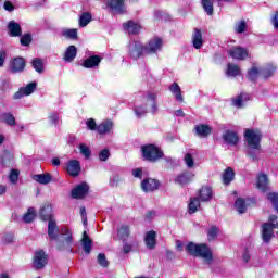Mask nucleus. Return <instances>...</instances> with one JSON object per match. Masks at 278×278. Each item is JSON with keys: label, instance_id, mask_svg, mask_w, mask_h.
<instances>
[{"label": "nucleus", "instance_id": "obj_1", "mask_svg": "<svg viewBox=\"0 0 278 278\" xmlns=\"http://www.w3.org/2000/svg\"><path fill=\"white\" fill-rule=\"evenodd\" d=\"M185 250L192 257H202V260H205L207 264H212L214 261V254L212 253V249H210L207 243H194L190 241L186 245Z\"/></svg>", "mask_w": 278, "mask_h": 278}, {"label": "nucleus", "instance_id": "obj_2", "mask_svg": "<svg viewBox=\"0 0 278 278\" xmlns=\"http://www.w3.org/2000/svg\"><path fill=\"white\" fill-rule=\"evenodd\" d=\"M141 160L143 162H150V164H156L162 162L164 157V150L155 143H146L140 147Z\"/></svg>", "mask_w": 278, "mask_h": 278}, {"label": "nucleus", "instance_id": "obj_3", "mask_svg": "<svg viewBox=\"0 0 278 278\" xmlns=\"http://www.w3.org/2000/svg\"><path fill=\"white\" fill-rule=\"evenodd\" d=\"M244 138L250 149H254L255 151L262 150V139L264 138V134H262L261 129H245Z\"/></svg>", "mask_w": 278, "mask_h": 278}, {"label": "nucleus", "instance_id": "obj_4", "mask_svg": "<svg viewBox=\"0 0 278 278\" xmlns=\"http://www.w3.org/2000/svg\"><path fill=\"white\" fill-rule=\"evenodd\" d=\"M128 55L132 60H140V58L147 55V48L140 40H135L134 45L128 49Z\"/></svg>", "mask_w": 278, "mask_h": 278}, {"label": "nucleus", "instance_id": "obj_5", "mask_svg": "<svg viewBox=\"0 0 278 278\" xmlns=\"http://www.w3.org/2000/svg\"><path fill=\"white\" fill-rule=\"evenodd\" d=\"M49 264V256L45 252V250H39L35 252L34 258H33V268L35 270H42L45 266Z\"/></svg>", "mask_w": 278, "mask_h": 278}, {"label": "nucleus", "instance_id": "obj_6", "mask_svg": "<svg viewBox=\"0 0 278 278\" xmlns=\"http://www.w3.org/2000/svg\"><path fill=\"white\" fill-rule=\"evenodd\" d=\"M164 45V41H162V38L154 37L148 41L146 47V55H155L157 54V51H162V47Z\"/></svg>", "mask_w": 278, "mask_h": 278}, {"label": "nucleus", "instance_id": "obj_7", "mask_svg": "<svg viewBox=\"0 0 278 278\" xmlns=\"http://www.w3.org/2000/svg\"><path fill=\"white\" fill-rule=\"evenodd\" d=\"M275 229H278V222L276 223H264L262 225V238L263 241L268 244L273 240V236H275Z\"/></svg>", "mask_w": 278, "mask_h": 278}, {"label": "nucleus", "instance_id": "obj_8", "mask_svg": "<svg viewBox=\"0 0 278 278\" xmlns=\"http://www.w3.org/2000/svg\"><path fill=\"white\" fill-rule=\"evenodd\" d=\"M90 192V186L87 185V182H80L79 185H76L74 189L71 191L72 199H86Z\"/></svg>", "mask_w": 278, "mask_h": 278}, {"label": "nucleus", "instance_id": "obj_9", "mask_svg": "<svg viewBox=\"0 0 278 278\" xmlns=\"http://www.w3.org/2000/svg\"><path fill=\"white\" fill-rule=\"evenodd\" d=\"M194 180V173L190 170H184L174 178V184L184 188Z\"/></svg>", "mask_w": 278, "mask_h": 278}, {"label": "nucleus", "instance_id": "obj_10", "mask_svg": "<svg viewBox=\"0 0 278 278\" xmlns=\"http://www.w3.org/2000/svg\"><path fill=\"white\" fill-rule=\"evenodd\" d=\"M106 8L113 14H125L127 8L125 7V0H106Z\"/></svg>", "mask_w": 278, "mask_h": 278}, {"label": "nucleus", "instance_id": "obj_11", "mask_svg": "<svg viewBox=\"0 0 278 278\" xmlns=\"http://www.w3.org/2000/svg\"><path fill=\"white\" fill-rule=\"evenodd\" d=\"M27 66V61L23 56L13 58L9 63L10 73L13 75L16 73H23Z\"/></svg>", "mask_w": 278, "mask_h": 278}, {"label": "nucleus", "instance_id": "obj_12", "mask_svg": "<svg viewBox=\"0 0 278 278\" xmlns=\"http://www.w3.org/2000/svg\"><path fill=\"white\" fill-rule=\"evenodd\" d=\"M160 180L155 179V178H144L141 181V190L143 192H155V190H160Z\"/></svg>", "mask_w": 278, "mask_h": 278}, {"label": "nucleus", "instance_id": "obj_13", "mask_svg": "<svg viewBox=\"0 0 278 278\" xmlns=\"http://www.w3.org/2000/svg\"><path fill=\"white\" fill-rule=\"evenodd\" d=\"M122 27L125 31H127L130 36H138L142 29V25L140 23L128 20L127 22L122 24Z\"/></svg>", "mask_w": 278, "mask_h": 278}, {"label": "nucleus", "instance_id": "obj_14", "mask_svg": "<svg viewBox=\"0 0 278 278\" xmlns=\"http://www.w3.org/2000/svg\"><path fill=\"white\" fill-rule=\"evenodd\" d=\"M214 197V189L208 185H203L198 191V198L202 203H210Z\"/></svg>", "mask_w": 278, "mask_h": 278}, {"label": "nucleus", "instance_id": "obj_15", "mask_svg": "<svg viewBox=\"0 0 278 278\" xmlns=\"http://www.w3.org/2000/svg\"><path fill=\"white\" fill-rule=\"evenodd\" d=\"M39 217L43 223H50V220H55V215L53 214V206L51 204H43L39 210Z\"/></svg>", "mask_w": 278, "mask_h": 278}, {"label": "nucleus", "instance_id": "obj_16", "mask_svg": "<svg viewBox=\"0 0 278 278\" xmlns=\"http://www.w3.org/2000/svg\"><path fill=\"white\" fill-rule=\"evenodd\" d=\"M66 237L64 241L58 243L56 249L58 251H68L73 253V232L71 230H65Z\"/></svg>", "mask_w": 278, "mask_h": 278}, {"label": "nucleus", "instance_id": "obj_17", "mask_svg": "<svg viewBox=\"0 0 278 278\" xmlns=\"http://www.w3.org/2000/svg\"><path fill=\"white\" fill-rule=\"evenodd\" d=\"M228 54L232 60L244 61L249 58V49L243 47H233L229 50Z\"/></svg>", "mask_w": 278, "mask_h": 278}, {"label": "nucleus", "instance_id": "obj_18", "mask_svg": "<svg viewBox=\"0 0 278 278\" xmlns=\"http://www.w3.org/2000/svg\"><path fill=\"white\" fill-rule=\"evenodd\" d=\"M48 238H50V242H55L60 238V227L55 219L48 222Z\"/></svg>", "mask_w": 278, "mask_h": 278}, {"label": "nucleus", "instance_id": "obj_19", "mask_svg": "<svg viewBox=\"0 0 278 278\" xmlns=\"http://www.w3.org/2000/svg\"><path fill=\"white\" fill-rule=\"evenodd\" d=\"M224 142L226 144H230V147H236L240 142V137L238 136V132L232 130H226L222 136Z\"/></svg>", "mask_w": 278, "mask_h": 278}, {"label": "nucleus", "instance_id": "obj_20", "mask_svg": "<svg viewBox=\"0 0 278 278\" xmlns=\"http://www.w3.org/2000/svg\"><path fill=\"white\" fill-rule=\"evenodd\" d=\"M66 170L71 177H79V174L81 173V163L78 160H72L67 164Z\"/></svg>", "mask_w": 278, "mask_h": 278}, {"label": "nucleus", "instance_id": "obj_21", "mask_svg": "<svg viewBox=\"0 0 278 278\" xmlns=\"http://www.w3.org/2000/svg\"><path fill=\"white\" fill-rule=\"evenodd\" d=\"M7 27L11 38H18L23 36V28L21 27V24L15 21H10Z\"/></svg>", "mask_w": 278, "mask_h": 278}, {"label": "nucleus", "instance_id": "obj_22", "mask_svg": "<svg viewBox=\"0 0 278 278\" xmlns=\"http://www.w3.org/2000/svg\"><path fill=\"white\" fill-rule=\"evenodd\" d=\"M102 60L103 58L100 55H91L83 62L81 66L84 68H97V66L101 64Z\"/></svg>", "mask_w": 278, "mask_h": 278}, {"label": "nucleus", "instance_id": "obj_23", "mask_svg": "<svg viewBox=\"0 0 278 278\" xmlns=\"http://www.w3.org/2000/svg\"><path fill=\"white\" fill-rule=\"evenodd\" d=\"M195 136L199 138H207L212 135V126L207 124H199L194 127Z\"/></svg>", "mask_w": 278, "mask_h": 278}, {"label": "nucleus", "instance_id": "obj_24", "mask_svg": "<svg viewBox=\"0 0 278 278\" xmlns=\"http://www.w3.org/2000/svg\"><path fill=\"white\" fill-rule=\"evenodd\" d=\"M144 243L148 249H155L157 244V232L155 230L148 231L144 237Z\"/></svg>", "mask_w": 278, "mask_h": 278}, {"label": "nucleus", "instance_id": "obj_25", "mask_svg": "<svg viewBox=\"0 0 278 278\" xmlns=\"http://www.w3.org/2000/svg\"><path fill=\"white\" fill-rule=\"evenodd\" d=\"M247 101H251V94L249 93H240L236 98L231 99L232 105L238 108V110L244 108V103H247Z\"/></svg>", "mask_w": 278, "mask_h": 278}, {"label": "nucleus", "instance_id": "obj_26", "mask_svg": "<svg viewBox=\"0 0 278 278\" xmlns=\"http://www.w3.org/2000/svg\"><path fill=\"white\" fill-rule=\"evenodd\" d=\"M192 45L194 49H201L203 47V30L201 28L193 30Z\"/></svg>", "mask_w": 278, "mask_h": 278}, {"label": "nucleus", "instance_id": "obj_27", "mask_svg": "<svg viewBox=\"0 0 278 278\" xmlns=\"http://www.w3.org/2000/svg\"><path fill=\"white\" fill-rule=\"evenodd\" d=\"M0 123H4L8 127H16V117L11 112L0 114Z\"/></svg>", "mask_w": 278, "mask_h": 278}, {"label": "nucleus", "instance_id": "obj_28", "mask_svg": "<svg viewBox=\"0 0 278 278\" xmlns=\"http://www.w3.org/2000/svg\"><path fill=\"white\" fill-rule=\"evenodd\" d=\"M81 245L86 255H90V253H92V239H90L87 231L83 232Z\"/></svg>", "mask_w": 278, "mask_h": 278}, {"label": "nucleus", "instance_id": "obj_29", "mask_svg": "<svg viewBox=\"0 0 278 278\" xmlns=\"http://www.w3.org/2000/svg\"><path fill=\"white\" fill-rule=\"evenodd\" d=\"M76 58H77V47L73 45L67 47L65 52L63 53V61L71 63V62H74Z\"/></svg>", "mask_w": 278, "mask_h": 278}, {"label": "nucleus", "instance_id": "obj_30", "mask_svg": "<svg viewBox=\"0 0 278 278\" xmlns=\"http://www.w3.org/2000/svg\"><path fill=\"white\" fill-rule=\"evenodd\" d=\"M233 179H236V172L231 167H227L222 174L224 186H230Z\"/></svg>", "mask_w": 278, "mask_h": 278}, {"label": "nucleus", "instance_id": "obj_31", "mask_svg": "<svg viewBox=\"0 0 278 278\" xmlns=\"http://www.w3.org/2000/svg\"><path fill=\"white\" fill-rule=\"evenodd\" d=\"M112 129H114V123L112 119H106L98 125L97 131L100 136H103L105 134H110Z\"/></svg>", "mask_w": 278, "mask_h": 278}, {"label": "nucleus", "instance_id": "obj_32", "mask_svg": "<svg viewBox=\"0 0 278 278\" xmlns=\"http://www.w3.org/2000/svg\"><path fill=\"white\" fill-rule=\"evenodd\" d=\"M33 179L34 181H37V184L47 186V184H51V181H53V176L50 173L36 174L33 176Z\"/></svg>", "mask_w": 278, "mask_h": 278}, {"label": "nucleus", "instance_id": "obj_33", "mask_svg": "<svg viewBox=\"0 0 278 278\" xmlns=\"http://www.w3.org/2000/svg\"><path fill=\"white\" fill-rule=\"evenodd\" d=\"M256 188L262 192H266L268 190V176L266 174H261L257 177Z\"/></svg>", "mask_w": 278, "mask_h": 278}, {"label": "nucleus", "instance_id": "obj_34", "mask_svg": "<svg viewBox=\"0 0 278 278\" xmlns=\"http://www.w3.org/2000/svg\"><path fill=\"white\" fill-rule=\"evenodd\" d=\"M169 90L172 94L175 96L176 101H178L179 103H184V96L181 94V87H179V84L173 83L169 86Z\"/></svg>", "mask_w": 278, "mask_h": 278}, {"label": "nucleus", "instance_id": "obj_35", "mask_svg": "<svg viewBox=\"0 0 278 278\" xmlns=\"http://www.w3.org/2000/svg\"><path fill=\"white\" fill-rule=\"evenodd\" d=\"M12 160H14L12 152L10 150H3L2 155L0 156V164L2 166H10Z\"/></svg>", "mask_w": 278, "mask_h": 278}, {"label": "nucleus", "instance_id": "obj_36", "mask_svg": "<svg viewBox=\"0 0 278 278\" xmlns=\"http://www.w3.org/2000/svg\"><path fill=\"white\" fill-rule=\"evenodd\" d=\"M201 203L202 202L198 197L191 198L188 205L189 214H197V212H199V207H201Z\"/></svg>", "mask_w": 278, "mask_h": 278}, {"label": "nucleus", "instance_id": "obj_37", "mask_svg": "<svg viewBox=\"0 0 278 278\" xmlns=\"http://www.w3.org/2000/svg\"><path fill=\"white\" fill-rule=\"evenodd\" d=\"M218 231H220V228H218L216 225H212L207 231V240L208 242H216V239L218 238Z\"/></svg>", "mask_w": 278, "mask_h": 278}, {"label": "nucleus", "instance_id": "obj_38", "mask_svg": "<svg viewBox=\"0 0 278 278\" xmlns=\"http://www.w3.org/2000/svg\"><path fill=\"white\" fill-rule=\"evenodd\" d=\"M147 101H150L151 104V114H157V93L148 92Z\"/></svg>", "mask_w": 278, "mask_h": 278}, {"label": "nucleus", "instance_id": "obj_39", "mask_svg": "<svg viewBox=\"0 0 278 278\" xmlns=\"http://www.w3.org/2000/svg\"><path fill=\"white\" fill-rule=\"evenodd\" d=\"M262 72L256 66H252L250 70H248L247 79L249 81H252V84H255L257 81V77H260V74Z\"/></svg>", "mask_w": 278, "mask_h": 278}, {"label": "nucleus", "instance_id": "obj_40", "mask_svg": "<svg viewBox=\"0 0 278 278\" xmlns=\"http://www.w3.org/2000/svg\"><path fill=\"white\" fill-rule=\"evenodd\" d=\"M201 5L207 16L214 15V0H201Z\"/></svg>", "mask_w": 278, "mask_h": 278}, {"label": "nucleus", "instance_id": "obj_41", "mask_svg": "<svg viewBox=\"0 0 278 278\" xmlns=\"http://www.w3.org/2000/svg\"><path fill=\"white\" fill-rule=\"evenodd\" d=\"M31 66L36 73L42 74L45 73V63L42 62V59L35 58L31 60Z\"/></svg>", "mask_w": 278, "mask_h": 278}, {"label": "nucleus", "instance_id": "obj_42", "mask_svg": "<svg viewBox=\"0 0 278 278\" xmlns=\"http://www.w3.org/2000/svg\"><path fill=\"white\" fill-rule=\"evenodd\" d=\"M235 207L239 214H244L247 212V201L243 198H238L235 202Z\"/></svg>", "mask_w": 278, "mask_h": 278}, {"label": "nucleus", "instance_id": "obj_43", "mask_svg": "<svg viewBox=\"0 0 278 278\" xmlns=\"http://www.w3.org/2000/svg\"><path fill=\"white\" fill-rule=\"evenodd\" d=\"M92 21V14L90 12H84L79 17V27H87Z\"/></svg>", "mask_w": 278, "mask_h": 278}, {"label": "nucleus", "instance_id": "obj_44", "mask_svg": "<svg viewBox=\"0 0 278 278\" xmlns=\"http://www.w3.org/2000/svg\"><path fill=\"white\" fill-rule=\"evenodd\" d=\"M36 218V208L29 207L27 212L23 216V220L27 224L34 223V219Z\"/></svg>", "mask_w": 278, "mask_h": 278}, {"label": "nucleus", "instance_id": "obj_45", "mask_svg": "<svg viewBox=\"0 0 278 278\" xmlns=\"http://www.w3.org/2000/svg\"><path fill=\"white\" fill-rule=\"evenodd\" d=\"M227 75H229V77H238V75H240V66L228 63Z\"/></svg>", "mask_w": 278, "mask_h": 278}, {"label": "nucleus", "instance_id": "obj_46", "mask_svg": "<svg viewBox=\"0 0 278 278\" xmlns=\"http://www.w3.org/2000/svg\"><path fill=\"white\" fill-rule=\"evenodd\" d=\"M38 84L36 81H31L27 84L25 87H22V90H24V93L26 97H29V94H34L36 92Z\"/></svg>", "mask_w": 278, "mask_h": 278}, {"label": "nucleus", "instance_id": "obj_47", "mask_svg": "<svg viewBox=\"0 0 278 278\" xmlns=\"http://www.w3.org/2000/svg\"><path fill=\"white\" fill-rule=\"evenodd\" d=\"M267 201L270 202L274 210L278 212V193L277 192L267 193Z\"/></svg>", "mask_w": 278, "mask_h": 278}, {"label": "nucleus", "instance_id": "obj_48", "mask_svg": "<svg viewBox=\"0 0 278 278\" xmlns=\"http://www.w3.org/2000/svg\"><path fill=\"white\" fill-rule=\"evenodd\" d=\"M118 237L125 242L127 238H129V226L122 225L121 228L117 230Z\"/></svg>", "mask_w": 278, "mask_h": 278}, {"label": "nucleus", "instance_id": "obj_49", "mask_svg": "<svg viewBox=\"0 0 278 278\" xmlns=\"http://www.w3.org/2000/svg\"><path fill=\"white\" fill-rule=\"evenodd\" d=\"M63 36H65V38H68L70 40H79V35L77 34L76 28L66 29L65 31H63Z\"/></svg>", "mask_w": 278, "mask_h": 278}, {"label": "nucleus", "instance_id": "obj_50", "mask_svg": "<svg viewBox=\"0 0 278 278\" xmlns=\"http://www.w3.org/2000/svg\"><path fill=\"white\" fill-rule=\"evenodd\" d=\"M79 151H80L81 155H84V157H86V160H90V156L92 155V151H90V148H88V146L80 143Z\"/></svg>", "mask_w": 278, "mask_h": 278}, {"label": "nucleus", "instance_id": "obj_51", "mask_svg": "<svg viewBox=\"0 0 278 278\" xmlns=\"http://www.w3.org/2000/svg\"><path fill=\"white\" fill-rule=\"evenodd\" d=\"M134 112L137 118H142V116H147V114L149 113V111H147V106H142V105L136 106L134 109Z\"/></svg>", "mask_w": 278, "mask_h": 278}, {"label": "nucleus", "instance_id": "obj_52", "mask_svg": "<svg viewBox=\"0 0 278 278\" xmlns=\"http://www.w3.org/2000/svg\"><path fill=\"white\" fill-rule=\"evenodd\" d=\"M235 31L237 34H244V31H247V21L241 20L238 22L235 26Z\"/></svg>", "mask_w": 278, "mask_h": 278}, {"label": "nucleus", "instance_id": "obj_53", "mask_svg": "<svg viewBox=\"0 0 278 278\" xmlns=\"http://www.w3.org/2000/svg\"><path fill=\"white\" fill-rule=\"evenodd\" d=\"M31 40H34L31 38V34L27 33L21 37L20 42H21L22 47H29V45H31Z\"/></svg>", "mask_w": 278, "mask_h": 278}, {"label": "nucleus", "instance_id": "obj_54", "mask_svg": "<svg viewBox=\"0 0 278 278\" xmlns=\"http://www.w3.org/2000/svg\"><path fill=\"white\" fill-rule=\"evenodd\" d=\"M21 172L18 169H11V173L9 175V180L11 181V184H17Z\"/></svg>", "mask_w": 278, "mask_h": 278}, {"label": "nucleus", "instance_id": "obj_55", "mask_svg": "<svg viewBox=\"0 0 278 278\" xmlns=\"http://www.w3.org/2000/svg\"><path fill=\"white\" fill-rule=\"evenodd\" d=\"M98 264L101 265L102 268H108V266H110V262H108L105 254L103 253L98 254Z\"/></svg>", "mask_w": 278, "mask_h": 278}, {"label": "nucleus", "instance_id": "obj_56", "mask_svg": "<svg viewBox=\"0 0 278 278\" xmlns=\"http://www.w3.org/2000/svg\"><path fill=\"white\" fill-rule=\"evenodd\" d=\"M185 164L188 168L194 167V157L190 153H187L184 157Z\"/></svg>", "mask_w": 278, "mask_h": 278}, {"label": "nucleus", "instance_id": "obj_57", "mask_svg": "<svg viewBox=\"0 0 278 278\" xmlns=\"http://www.w3.org/2000/svg\"><path fill=\"white\" fill-rule=\"evenodd\" d=\"M110 160V149H103L99 153V161L100 162H108Z\"/></svg>", "mask_w": 278, "mask_h": 278}, {"label": "nucleus", "instance_id": "obj_58", "mask_svg": "<svg viewBox=\"0 0 278 278\" xmlns=\"http://www.w3.org/2000/svg\"><path fill=\"white\" fill-rule=\"evenodd\" d=\"M2 242L3 244H12L14 242V233L12 232H7L2 237Z\"/></svg>", "mask_w": 278, "mask_h": 278}, {"label": "nucleus", "instance_id": "obj_59", "mask_svg": "<svg viewBox=\"0 0 278 278\" xmlns=\"http://www.w3.org/2000/svg\"><path fill=\"white\" fill-rule=\"evenodd\" d=\"M87 127L90 131H97L99 126H97V121H94V118H89L87 121Z\"/></svg>", "mask_w": 278, "mask_h": 278}, {"label": "nucleus", "instance_id": "obj_60", "mask_svg": "<svg viewBox=\"0 0 278 278\" xmlns=\"http://www.w3.org/2000/svg\"><path fill=\"white\" fill-rule=\"evenodd\" d=\"M261 73L264 74L265 79H268V77H273V75L275 74V67L263 70L261 71Z\"/></svg>", "mask_w": 278, "mask_h": 278}, {"label": "nucleus", "instance_id": "obj_61", "mask_svg": "<svg viewBox=\"0 0 278 278\" xmlns=\"http://www.w3.org/2000/svg\"><path fill=\"white\" fill-rule=\"evenodd\" d=\"M3 8L7 12H14V10H16V7H14V4L10 0H7L4 2Z\"/></svg>", "mask_w": 278, "mask_h": 278}, {"label": "nucleus", "instance_id": "obj_62", "mask_svg": "<svg viewBox=\"0 0 278 278\" xmlns=\"http://www.w3.org/2000/svg\"><path fill=\"white\" fill-rule=\"evenodd\" d=\"M23 97H26V96H25V91L23 90V87H21L18 91L13 94V99L16 101L18 99H23Z\"/></svg>", "mask_w": 278, "mask_h": 278}, {"label": "nucleus", "instance_id": "obj_63", "mask_svg": "<svg viewBox=\"0 0 278 278\" xmlns=\"http://www.w3.org/2000/svg\"><path fill=\"white\" fill-rule=\"evenodd\" d=\"M132 177H136L137 179H142V168L132 169Z\"/></svg>", "mask_w": 278, "mask_h": 278}, {"label": "nucleus", "instance_id": "obj_64", "mask_svg": "<svg viewBox=\"0 0 278 278\" xmlns=\"http://www.w3.org/2000/svg\"><path fill=\"white\" fill-rule=\"evenodd\" d=\"M271 23H273L275 29H278V11H276V12L274 13V16H273V18H271Z\"/></svg>", "mask_w": 278, "mask_h": 278}]
</instances>
